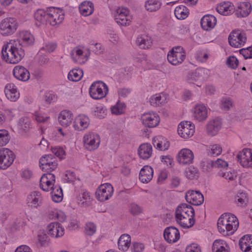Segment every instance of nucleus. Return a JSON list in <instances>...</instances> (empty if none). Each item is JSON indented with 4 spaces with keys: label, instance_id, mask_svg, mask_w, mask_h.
<instances>
[{
    "label": "nucleus",
    "instance_id": "f257e3e1",
    "mask_svg": "<svg viewBox=\"0 0 252 252\" xmlns=\"http://www.w3.org/2000/svg\"><path fill=\"white\" fill-rule=\"evenodd\" d=\"M194 215V210L191 206L182 203L176 208L175 218L181 226L184 228H189L195 223L193 219Z\"/></svg>",
    "mask_w": 252,
    "mask_h": 252
},
{
    "label": "nucleus",
    "instance_id": "f03ea898",
    "mask_svg": "<svg viewBox=\"0 0 252 252\" xmlns=\"http://www.w3.org/2000/svg\"><path fill=\"white\" fill-rule=\"evenodd\" d=\"M3 59L7 63L16 64L19 63L25 56L24 50L12 44L3 46L1 50Z\"/></svg>",
    "mask_w": 252,
    "mask_h": 252
},
{
    "label": "nucleus",
    "instance_id": "7ed1b4c3",
    "mask_svg": "<svg viewBox=\"0 0 252 252\" xmlns=\"http://www.w3.org/2000/svg\"><path fill=\"white\" fill-rule=\"evenodd\" d=\"M18 27V23L15 18H5L0 23V33L4 36L10 35L16 32Z\"/></svg>",
    "mask_w": 252,
    "mask_h": 252
},
{
    "label": "nucleus",
    "instance_id": "20e7f679",
    "mask_svg": "<svg viewBox=\"0 0 252 252\" xmlns=\"http://www.w3.org/2000/svg\"><path fill=\"white\" fill-rule=\"evenodd\" d=\"M108 91L107 85L102 81L94 82L89 89L90 96L94 99H99L103 98Z\"/></svg>",
    "mask_w": 252,
    "mask_h": 252
},
{
    "label": "nucleus",
    "instance_id": "39448f33",
    "mask_svg": "<svg viewBox=\"0 0 252 252\" xmlns=\"http://www.w3.org/2000/svg\"><path fill=\"white\" fill-rule=\"evenodd\" d=\"M13 151L8 148L0 149V169H6L10 167L15 159Z\"/></svg>",
    "mask_w": 252,
    "mask_h": 252
},
{
    "label": "nucleus",
    "instance_id": "423d86ee",
    "mask_svg": "<svg viewBox=\"0 0 252 252\" xmlns=\"http://www.w3.org/2000/svg\"><path fill=\"white\" fill-rule=\"evenodd\" d=\"M39 166L43 171L51 172L57 168L58 162L53 155H45L40 158Z\"/></svg>",
    "mask_w": 252,
    "mask_h": 252
},
{
    "label": "nucleus",
    "instance_id": "0eeeda50",
    "mask_svg": "<svg viewBox=\"0 0 252 252\" xmlns=\"http://www.w3.org/2000/svg\"><path fill=\"white\" fill-rule=\"evenodd\" d=\"M206 71L205 68H199L194 71L189 72L187 76L188 82L200 87L207 78Z\"/></svg>",
    "mask_w": 252,
    "mask_h": 252
},
{
    "label": "nucleus",
    "instance_id": "6e6552de",
    "mask_svg": "<svg viewBox=\"0 0 252 252\" xmlns=\"http://www.w3.org/2000/svg\"><path fill=\"white\" fill-rule=\"evenodd\" d=\"M83 142L85 147L91 151L95 150L98 147L100 139L97 134L89 132L84 135Z\"/></svg>",
    "mask_w": 252,
    "mask_h": 252
},
{
    "label": "nucleus",
    "instance_id": "1a4fd4ad",
    "mask_svg": "<svg viewBox=\"0 0 252 252\" xmlns=\"http://www.w3.org/2000/svg\"><path fill=\"white\" fill-rule=\"evenodd\" d=\"M113 191V188L110 184L101 185L96 191V197L100 201H106L112 196Z\"/></svg>",
    "mask_w": 252,
    "mask_h": 252
},
{
    "label": "nucleus",
    "instance_id": "9d476101",
    "mask_svg": "<svg viewBox=\"0 0 252 252\" xmlns=\"http://www.w3.org/2000/svg\"><path fill=\"white\" fill-rule=\"evenodd\" d=\"M194 132V126L190 122H182L178 126V133L183 138H189Z\"/></svg>",
    "mask_w": 252,
    "mask_h": 252
},
{
    "label": "nucleus",
    "instance_id": "9b49d317",
    "mask_svg": "<svg viewBox=\"0 0 252 252\" xmlns=\"http://www.w3.org/2000/svg\"><path fill=\"white\" fill-rule=\"evenodd\" d=\"M64 19L63 11L59 8L51 7L48 11V23L52 26L59 24Z\"/></svg>",
    "mask_w": 252,
    "mask_h": 252
},
{
    "label": "nucleus",
    "instance_id": "f8f14e48",
    "mask_svg": "<svg viewBox=\"0 0 252 252\" xmlns=\"http://www.w3.org/2000/svg\"><path fill=\"white\" fill-rule=\"evenodd\" d=\"M246 40V37L245 34L238 31L232 32L228 37L230 45L234 47L239 48L244 45Z\"/></svg>",
    "mask_w": 252,
    "mask_h": 252
},
{
    "label": "nucleus",
    "instance_id": "ddd939ff",
    "mask_svg": "<svg viewBox=\"0 0 252 252\" xmlns=\"http://www.w3.org/2000/svg\"><path fill=\"white\" fill-rule=\"evenodd\" d=\"M237 158L244 167L252 168V152L251 149H244L237 155Z\"/></svg>",
    "mask_w": 252,
    "mask_h": 252
},
{
    "label": "nucleus",
    "instance_id": "4468645a",
    "mask_svg": "<svg viewBox=\"0 0 252 252\" xmlns=\"http://www.w3.org/2000/svg\"><path fill=\"white\" fill-rule=\"evenodd\" d=\"M185 198L188 203L193 205L198 206L204 202V196L199 191H188Z\"/></svg>",
    "mask_w": 252,
    "mask_h": 252
},
{
    "label": "nucleus",
    "instance_id": "2eb2a0df",
    "mask_svg": "<svg viewBox=\"0 0 252 252\" xmlns=\"http://www.w3.org/2000/svg\"><path fill=\"white\" fill-rule=\"evenodd\" d=\"M43 201L41 193L37 191L32 192L28 196L27 203L32 208H37L42 204Z\"/></svg>",
    "mask_w": 252,
    "mask_h": 252
},
{
    "label": "nucleus",
    "instance_id": "dca6fc26",
    "mask_svg": "<svg viewBox=\"0 0 252 252\" xmlns=\"http://www.w3.org/2000/svg\"><path fill=\"white\" fill-rule=\"evenodd\" d=\"M163 236L165 240L169 243L176 242L180 237L179 230L173 226L166 227L164 231Z\"/></svg>",
    "mask_w": 252,
    "mask_h": 252
},
{
    "label": "nucleus",
    "instance_id": "f3484780",
    "mask_svg": "<svg viewBox=\"0 0 252 252\" xmlns=\"http://www.w3.org/2000/svg\"><path fill=\"white\" fill-rule=\"evenodd\" d=\"M194 158L193 152L189 149H183L178 153L177 161L182 165L189 164Z\"/></svg>",
    "mask_w": 252,
    "mask_h": 252
},
{
    "label": "nucleus",
    "instance_id": "a211bd4d",
    "mask_svg": "<svg viewBox=\"0 0 252 252\" xmlns=\"http://www.w3.org/2000/svg\"><path fill=\"white\" fill-rule=\"evenodd\" d=\"M143 124L147 127L153 128L157 126L159 123L158 116L154 113H145L141 117Z\"/></svg>",
    "mask_w": 252,
    "mask_h": 252
},
{
    "label": "nucleus",
    "instance_id": "6ab92c4d",
    "mask_svg": "<svg viewBox=\"0 0 252 252\" xmlns=\"http://www.w3.org/2000/svg\"><path fill=\"white\" fill-rule=\"evenodd\" d=\"M129 10L126 8H119L116 10L115 15V20L118 24L123 26L129 25L130 22L128 19Z\"/></svg>",
    "mask_w": 252,
    "mask_h": 252
},
{
    "label": "nucleus",
    "instance_id": "aec40b11",
    "mask_svg": "<svg viewBox=\"0 0 252 252\" xmlns=\"http://www.w3.org/2000/svg\"><path fill=\"white\" fill-rule=\"evenodd\" d=\"M226 219V215L222 214L219 219L217 223L219 231L224 236H228L234 233L231 232L230 226L228 225Z\"/></svg>",
    "mask_w": 252,
    "mask_h": 252
},
{
    "label": "nucleus",
    "instance_id": "412c9836",
    "mask_svg": "<svg viewBox=\"0 0 252 252\" xmlns=\"http://www.w3.org/2000/svg\"><path fill=\"white\" fill-rule=\"evenodd\" d=\"M13 73L14 77L20 81H27L30 77L29 71L23 66H16Z\"/></svg>",
    "mask_w": 252,
    "mask_h": 252
},
{
    "label": "nucleus",
    "instance_id": "4be33fe9",
    "mask_svg": "<svg viewBox=\"0 0 252 252\" xmlns=\"http://www.w3.org/2000/svg\"><path fill=\"white\" fill-rule=\"evenodd\" d=\"M252 10V6L249 2H242L238 4V8L235 10L237 17H245L248 16Z\"/></svg>",
    "mask_w": 252,
    "mask_h": 252
},
{
    "label": "nucleus",
    "instance_id": "5701e85b",
    "mask_svg": "<svg viewBox=\"0 0 252 252\" xmlns=\"http://www.w3.org/2000/svg\"><path fill=\"white\" fill-rule=\"evenodd\" d=\"M90 124L89 117L85 115H79L76 118L73 126L75 130L81 131L87 128Z\"/></svg>",
    "mask_w": 252,
    "mask_h": 252
},
{
    "label": "nucleus",
    "instance_id": "b1692460",
    "mask_svg": "<svg viewBox=\"0 0 252 252\" xmlns=\"http://www.w3.org/2000/svg\"><path fill=\"white\" fill-rule=\"evenodd\" d=\"M20 40L19 46L26 47L32 45L34 42V38L30 32L23 31L20 32Z\"/></svg>",
    "mask_w": 252,
    "mask_h": 252
},
{
    "label": "nucleus",
    "instance_id": "393cba45",
    "mask_svg": "<svg viewBox=\"0 0 252 252\" xmlns=\"http://www.w3.org/2000/svg\"><path fill=\"white\" fill-rule=\"evenodd\" d=\"M241 250L243 252H252V236L246 235L242 237L239 242Z\"/></svg>",
    "mask_w": 252,
    "mask_h": 252
},
{
    "label": "nucleus",
    "instance_id": "a878e982",
    "mask_svg": "<svg viewBox=\"0 0 252 252\" xmlns=\"http://www.w3.org/2000/svg\"><path fill=\"white\" fill-rule=\"evenodd\" d=\"M4 92L6 97L10 101H15L19 97L20 94L13 83H9L5 86Z\"/></svg>",
    "mask_w": 252,
    "mask_h": 252
},
{
    "label": "nucleus",
    "instance_id": "bb28decb",
    "mask_svg": "<svg viewBox=\"0 0 252 252\" xmlns=\"http://www.w3.org/2000/svg\"><path fill=\"white\" fill-rule=\"evenodd\" d=\"M47 229L48 234L54 238H57L63 235V230L58 222L50 223L47 226Z\"/></svg>",
    "mask_w": 252,
    "mask_h": 252
},
{
    "label": "nucleus",
    "instance_id": "cd10ccee",
    "mask_svg": "<svg viewBox=\"0 0 252 252\" xmlns=\"http://www.w3.org/2000/svg\"><path fill=\"white\" fill-rule=\"evenodd\" d=\"M193 117L198 122L205 120L207 117V110L202 104L196 105L194 108Z\"/></svg>",
    "mask_w": 252,
    "mask_h": 252
},
{
    "label": "nucleus",
    "instance_id": "c85d7f7f",
    "mask_svg": "<svg viewBox=\"0 0 252 252\" xmlns=\"http://www.w3.org/2000/svg\"><path fill=\"white\" fill-rule=\"evenodd\" d=\"M153 169L149 166H144L140 170L139 179L143 183H148L153 178Z\"/></svg>",
    "mask_w": 252,
    "mask_h": 252
},
{
    "label": "nucleus",
    "instance_id": "c756f323",
    "mask_svg": "<svg viewBox=\"0 0 252 252\" xmlns=\"http://www.w3.org/2000/svg\"><path fill=\"white\" fill-rule=\"evenodd\" d=\"M216 22L217 20L215 16L212 15H206L201 19L200 24L203 30L208 31L214 28Z\"/></svg>",
    "mask_w": 252,
    "mask_h": 252
},
{
    "label": "nucleus",
    "instance_id": "7c9ffc66",
    "mask_svg": "<svg viewBox=\"0 0 252 252\" xmlns=\"http://www.w3.org/2000/svg\"><path fill=\"white\" fill-rule=\"evenodd\" d=\"M221 127V123L220 120L215 119L210 121L206 127L208 135L214 136L217 134Z\"/></svg>",
    "mask_w": 252,
    "mask_h": 252
},
{
    "label": "nucleus",
    "instance_id": "2f4dec72",
    "mask_svg": "<svg viewBox=\"0 0 252 252\" xmlns=\"http://www.w3.org/2000/svg\"><path fill=\"white\" fill-rule=\"evenodd\" d=\"M186 55L184 52L178 51L174 53H169L167 55L168 62L173 65H177L181 63L185 59Z\"/></svg>",
    "mask_w": 252,
    "mask_h": 252
},
{
    "label": "nucleus",
    "instance_id": "473e14b6",
    "mask_svg": "<svg viewBox=\"0 0 252 252\" xmlns=\"http://www.w3.org/2000/svg\"><path fill=\"white\" fill-rule=\"evenodd\" d=\"M152 154V147L149 143L141 144L138 149V154L143 159H147L150 158Z\"/></svg>",
    "mask_w": 252,
    "mask_h": 252
},
{
    "label": "nucleus",
    "instance_id": "72a5a7b5",
    "mask_svg": "<svg viewBox=\"0 0 252 252\" xmlns=\"http://www.w3.org/2000/svg\"><path fill=\"white\" fill-rule=\"evenodd\" d=\"M80 13L84 16L91 15L94 11V4L90 1L82 2L79 6Z\"/></svg>",
    "mask_w": 252,
    "mask_h": 252
},
{
    "label": "nucleus",
    "instance_id": "f704fd0d",
    "mask_svg": "<svg viewBox=\"0 0 252 252\" xmlns=\"http://www.w3.org/2000/svg\"><path fill=\"white\" fill-rule=\"evenodd\" d=\"M216 10L220 14L223 15H227L234 11L233 6L229 1L220 3L216 7Z\"/></svg>",
    "mask_w": 252,
    "mask_h": 252
},
{
    "label": "nucleus",
    "instance_id": "c9c22d12",
    "mask_svg": "<svg viewBox=\"0 0 252 252\" xmlns=\"http://www.w3.org/2000/svg\"><path fill=\"white\" fill-rule=\"evenodd\" d=\"M213 252H229V247L222 240H215L212 246Z\"/></svg>",
    "mask_w": 252,
    "mask_h": 252
},
{
    "label": "nucleus",
    "instance_id": "e433bc0d",
    "mask_svg": "<svg viewBox=\"0 0 252 252\" xmlns=\"http://www.w3.org/2000/svg\"><path fill=\"white\" fill-rule=\"evenodd\" d=\"M72 120V114L66 110L62 111L59 117V122L63 126H68L71 124Z\"/></svg>",
    "mask_w": 252,
    "mask_h": 252
},
{
    "label": "nucleus",
    "instance_id": "4c0bfd02",
    "mask_svg": "<svg viewBox=\"0 0 252 252\" xmlns=\"http://www.w3.org/2000/svg\"><path fill=\"white\" fill-rule=\"evenodd\" d=\"M130 241V236L128 234L122 235L118 242L119 250L123 251H127L129 247Z\"/></svg>",
    "mask_w": 252,
    "mask_h": 252
},
{
    "label": "nucleus",
    "instance_id": "58836bf2",
    "mask_svg": "<svg viewBox=\"0 0 252 252\" xmlns=\"http://www.w3.org/2000/svg\"><path fill=\"white\" fill-rule=\"evenodd\" d=\"M136 43L142 49L149 48L152 44V40L150 37L143 34L137 37Z\"/></svg>",
    "mask_w": 252,
    "mask_h": 252
},
{
    "label": "nucleus",
    "instance_id": "ea45409f",
    "mask_svg": "<svg viewBox=\"0 0 252 252\" xmlns=\"http://www.w3.org/2000/svg\"><path fill=\"white\" fill-rule=\"evenodd\" d=\"M224 215H226L227 223L230 225L231 232H235L239 226V221L238 219L234 215L230 213H224Z\"/></svg>",
    "mask_w": 252,
    "mask_h": 252
},
{
    "label": "nucleus",
    "instance_id": "a19ab883",
    "mask_svg": "<svg viewBox=\"0 0 252 252\" xmlns=\"http://www.w3.org/2000/svg\"><path fill=\"white\" fill-rule=\"evenodd\" d=\"M161 5V2L158 0H148L146 2L145 7L147 11L153 12L159 9Z\"/></svg>",
    "mask_w": 252,
    "mask_h": 252
},
{
    "label": "nucleus",
    "instance_id": "79ce46f5",
    "mask_svg": "<svg viewBox=\"0 0 252 252\" xmlns=\"http://www.w3.org/2000/svg\"><path fill=\"white\" fill-rule=\"evenodd\" d=\"M34 18L39 24L44 22L48 23V12H46L43 10L38 9L34 13Z\"/></svg>",
    "mask_w": 252,
    "mask_h": 252
},
{
    "label": "nucleus",
    "instance_id": "37998d69",
    "mask_svg": "<svg viewBox=\"0 0 252 252\" xmlns=\"http://www.w3.org/2000/svg\"><path fill=\"white\" fill-rule=\"evenodd\" d=\"M51 192L52 200L55 202H60L63 199V190L61 187H55L51 189Z\"/></svg>",
    "mask_w": 252,
    "mask_h": 252
},
{
    "label": "nucleus",
    "instance_id": "c03bdc74",
    "mask_svg": "<svg viewBox=\"0 0 252 252\" xmlns=\"http://www.w3.org/2000/svg\"><path fill=\"white\" fill-rule=\"evenodd\" d=\"M189 12L186 7L184 5H180L176 7L174 14L178 19H184L187 17Z\"/></svg>",
    "mask_w": 252,
    "mask_h": 252
},
{
    "label": "nucleus",
    "instance_id": "a18cd8bd",
    "mask_svg": "<svg viewBox=\"0 0 252 252\" xmlns=\"http://www.w3.org/2000/svg\"><path fill=\"white\" fill-rule=\"evenodd\" d=\"M83 76V71L80 69H73L68 74V79L72 81H78Z\"/></svg>",
    "mask_w": 252,
    "mask_h": 252
},
{
    "label": "nucleus",
    "instance_id": "49530a36",
    "mask_svg": "<svg viewBox=\"0 0 252 252\" xmlns=\"http://www.w3.org/2000/svg\"><path fill=\"white\" fill-rule=\"evenodd\" d=\"M185 175L189 179L193 180L198 177V170L196 167L190 166L186 169Z\"/></svg>",
    "mask_w": 252,
    "mask_h": 252
},
{
    "label": "nucleus",
    "instance_id": "de8ad7c7",
    "mask_svg": "<svg viewBox=\"0 0 252 252\" xmlns=\"http://www.w3.org/2000/svg\"><path fill=\"white\" fill-rule=\"evenodd\" d=\"M10 140V136L7 130L5 129L0 130V146L6 145Z\"/></svg>",
    "mask_w": 252,
    "mask_h": 252
},
{
    "label": "nucleus",
    "instance_id": "09e8293b",
    "mask_svg": "<svg viewBox=\"0 0 252 252\" xmlns=\"http://www.w3.org/2000/svg\"><path fill=\"white\" fill-rule=\"evenodd\" d=\"M40 187L43 190L48 191L50 189H52L54 188V184L50 183L44 176H42L40 180Z\"/></svg>",
    "mask_w": 252,
    "mask_h": 252
},
{
    "label": "nucleus",
    "instance_id": "8fccbe9b",
    "mask_svg": "<svg viewBox=\"0 0 252 252\" xmlns=\"http://www.w3.org/2000/svg\"><path fill=\"white\" fill-rule=\"evenodd\" d=\"M235 198V201L239 206H242L244 204L246 205L248 202L247 195L245 192H239Z\"/></svg>",
    "mask_w": 252,
    "mask_h": 252
},
{
    "label": "nucleus",
    "instance_id": "3c124183",
    "mask_svg": "<svg viewBox=\"0 0 252 252\" xmlns=\"http://www.w3.org/2000/svg\"><path fill=\"white\" fill-rule=\"evenodd\" d=\"M125 107L126 105L124 103L119 101L115 105L111 107L112 113L116 115H120L123 113Z\"/></svg>",
    "mask_w": 252,
    "mask_h": 252
},
{
    "label": "nucleus",
    "instance_id": "603ef678",
    "mask_svg": "<svg viewBox=\"0 0 252 252\" xmlns=\"http://www.w3.org/2000/svg\"><path fill=\"white\" fill-rule=\"evenodd\" d=\"M200 166L203 171L209 172L214 168V161L208 159L202 161L200 163Z\"/></svg>",
    "mask_w": 252,
    "mask_h": 252
},
{
    "label": "nucleus",
    "instance_id": "864d4df0",
    "mask_svg": "<svg viewBox=\"0 0 252 252\" xmlns=\"http://www.w3.org/2000/svg\"><path fill=\"white\" fill-rule=\"evenodd\" d=\"M129 211L132 215L137 216L142 213L143 208L138 204L132 203L129 205Z\"/></svg>",
    "mask_w": 252,
    "mask_h": 252
},
{
    "label": "nucleus",
    "instance_id": "5fc2aeb1",
    "mask_svg": "<svg viewBox=\"0 0 252 252\" xmlns=\"http://www.w3.org/2000/svg\"><path fill=\"white\" fill-rule=\"evenodd\" d=\"M222 152V148L220 145L215 144L211 146V150L209 152V155L215 157L220 155Z\"/></svg>",
    "mask_w": 252,
    "mask_h": 252
},
{
    "label": "nucleus",
    "instance_id": "6e6d98bb",
    "mask_svg": "<svg viewBox=\"0 0 252 252\" xmlns=\"http://www.w3.org/2000/svg\"><path fill=\"white\" fill-rule=\"evenodd\" d=\"M239 63L238 59L234 56H231L228 58L226 64L227 65L232 69L236 68Z\"/></svg>",
    "mask_w": 252,
    "mask_h": 252
},
{
    "label": "nucleus",
    "instance_id": "4d7b16f0",
    "mask_svg": "<svg viewBox=\"0 0 252 252\" xmlns=\"http://www.w3.org/2000/svg\"><path fill=\"white\" fill-rule=\"evenodd\" d=\"M151 104L154 106H158L161 104V97L160 94H156L152 96L150 99Z\"/></svg>",
    "mask_w": 252,
    "mask_h": 252
},
{
    "label": "nucleus",
    "instance_id": "13d9d810",
    "mask_svg": "<svg viewBox=\"0 0 252 252\" xmlns=\"http://www.w3.org/2000/svg\"><path fill=\"white\" fill-rule=\"evenodd\" d=\"M85 231L87 235H93L96 231V226L93 223H87L85 226Z\"/></svg>",
    "mask_w": 252,
    "mask_h": 252
},
{
    "label": "nucleus",
    "instance_id": "bf43d9fd",
    "mask_svg": "<svg viewBox=\"0 0 252 252\" xmlns=\"http://www.w3.org/2000/svg\"><path fill=\"white\" fill-rule=\"evenodd\" d=\"M52 151L55 155L60 159L63 158V156L65 155V151L61 147H54L52 148Z\"/></svg>",
    "mask_w": 252,
    "mask_h": 252
},
{
    "label": "nucleus",
    "instance_id": "052dcab7",
    "mask_svg": "<svg viewBox=\"0 0 252 252\" xmlns=\"http://www.w3.org/2000/svg\"><path fill=\"white\" fill-rule=\"evenodd\" d=\"M186 252H201V250L199 245L192 243L186 247Z\"/></svg>",
    "mask_w": 252,
    "mask_h": 252
},
{
    "label": "nucleus",
    "instance_id": "680f3d73",
    "mask_svg": "<svg viewBox=\"0 0 252 252\" xmlns=\"http://www.w3.org/2000/svg\"><path fill=\"white\" fill-rule=\"evenodd\" d=\"M228 165V163L218 158L217 160L214 161V167L215 168H225L227 167Z\"/></svg>",
    "mask_w": 252,
    "mask_h": 252
},
{
    "label": "nucleus",
    "instance_id": "e2e57ef3",
    "mask_svg": "<svg viewBox=\"0 0 252 252\" xmlns=\"http://www.w3.org/2000/svg\"><path fill=\"white\" fill-rule=\"evenodd\" d=\"M19 125H20L21 128L26 130V129L30 127V122L28 118H22L19 120Z\"/></svg>",
    "mask_w": 252,
    "mask_h": 252
},
{
    "label": "nucleus",
    "instance_id": "0e129e2a",
    "mask_svg": "<svg viewBox=\"0 0 252 252\" xmlns=\"http://www.w3.org/2000/svg\"><path fill=\"white\" fill-rule=\"evenodd\" d=\"M159 139H160V137L154 138L153 139V144L156 149H158L160 151H163L162 141H160Z\"/></svg>",
    "mask_w": 252,
    "mask_h": 252
},
{
    "label": "nucleus",
    "instance_id": "69168bd1",
    "mask_svg": "<svg viewBox=\"0 0 252 252\" xmlns=\"http://www.w3.org/2000/svg\"><path fill=\"white\" fill-rule=\"evenodd\" d=\"M95 115L99 119L104 118L106 115L105 110L102 107H97L94 111Z\"/></svg>",
    "mask_w": 252,
    "mask_h": 252
},
{
    "label": "nucleus",
    "instance_id": "338daca9",
    "mask_svg": "<svg viewBox=\"0 0 252 252\" xmlns=\"http://www.w3.org/2000/svg\"><path fill=\"white\" fill-rule=\"evenodd\" d=\"M38 238V242L40 243L41 246H45L48 241V236L46 234H39Z\"/></svg>",
    "mask_w": 252,
    "mask_h": 252
},
{
    "label": "nucleus",
    "instance_id": "774afa93",
    "mask_svg": "<svg viewBox=\"0 0 252 252\" xmlns=\"http://www.w3.org/2000/svg\"><path fill=\"white\" fill-rule=\"evenodd\" d=\"M144 249V245L141 243H134L133 244V251L134 252H141Z\"/></svg>",
    "mask_w": 252,
    "mask_h": 252
}]
</instances>
